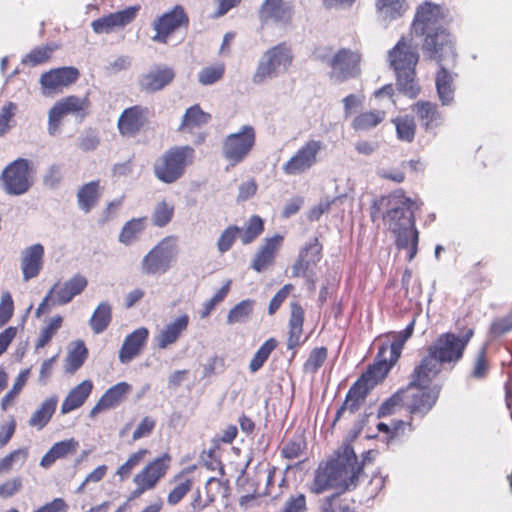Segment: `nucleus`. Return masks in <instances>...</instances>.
<instances>
[{"label": "nucleus", "instance_id": "nucleus-1", "mask_svg": "<svg viewBox=\"0 0 512 512\" xmlns=\"http://www.w3.org/2000/svg\"><path fill=\"white\" fill-rule=\"evenodd\" d=\"M446 24V10L430 1H424L417 6L410 24V36L422 38L424 53L436 62L455 57L452 35Z\"/></svg>", "mask_w": 512, "mask_h": 512}, {"label": "nucleus", "instance_id": "nucleus-2", "mask_svg": "<svg viewBox=\"0 0 512 512\" xmlns=\"http://www.w3.org/2000/svg\"><path fill=\"white\" fill-rule=\"evenodd\" d=\"M416 202L408 197L403 189H397L387 195L374 199L370 205V219L373 223L381 220L383 225L396 237L399 249H407L409 232L415 226Z\"/></svg>", "mask_w": 512, "mask_h": 512}, {"label": "nucleus", "instance_id": "nucleus-3", "mask_svg": "<svg viewBox=\"0 0 512 512\" xmlns=\"http://www.w3.org/2000/svg\"><path fill=\"white\" fill-rule=\"evenodd\" d=\"M370 452H364L362 459L359 460L355 450H342L327 461L321 462L315 471L311 491L315 494L329 489L344 492L356 487L363 467L370 461Z\"/></svg>", "mask_w": 512, "mask_h": 512}, {"label": "nucleus", "instance_id": "nucleus-4", "mask_svg": "<svg viewBox=\"0 0 512 512\" xmlns=\"http://www.w3.org/2000/svg\"><path fill=\"white\" fill-rule=\"evenodd\" d=\"M388 60L396 74L397 89L411 99L416 98L421 91L416 80L419 54L417 45L412 42V37L402 36L388 52Z\"/></svg>", "mask_w": 512, "mask_h": 512}, {"label": "nucleus", "instance_id": "nucleus-5", "mask_svg": "<svg viewBox=\"0 0 512 512\" xmlns=\"http://www.w3.org/2000/svg\"><path fill=\"white\" fill-rule=\"evenodd\" d=\"M472 335L471 329L459 337L450 332L441 334L428 347L427 355L416 367L436 377L441 372L442 364L457 362L462 358L463 351Z\"/></svg>", "mask_w": 512, "mask_h": 512}, {"label": "nucleus", "instance_id": "nucleus-6", "mask_svg": "<svg viewBox=\"0 0 512 512\" xmlns=\"http://www.w3.org/2000/svg\"><path fill=\"white\" fill-rule=\"evenodd\" d=\"M435 378L415 366L408 385L403 389L404 405L411 415H426L436 404L441 386H430Z\"/></svg>", "mask_w": 512, "mask_h": 512}, {"label": "nucleus", "instance_id": "nucleus-7", "mask_svg": "<svg viewBox=\"0 0 512 512\" xmlns=\"http://www.w3.org/2000/svg\"><path fill=\"white\" fill-rule=\"evenodd\" d=\"M194 160L195 150L192 146H172L154 161L153 174L162 183H175L185 175Z\"/></svg>", "mask_w": 512, "mask_h": 512}, {"label": "nucleus", "instance_id": "nucleus-8", "mask_svg": "<svg viewBox=\"0 0 512 512\" xmlns=\"http://www.w3.org/2000/svg\"><path fill=\"white\" fill-rule=\"evenodd\" d=\"M386 375L385 370L379 369L377 365H369L349 388L344 402L335 414L331 427H335L346 411L350 414L356 413L364 405L370 390L381 382Z\"/></svg>", "mask_w": 512, "mask_h": 512}, {"label": "nucleus", "instance_id": "nucleus-9", "mask_svg": "<svg viewBox=\"0 0 512 512\" xmlns=\"http://www.w3.org/2000/svg\"><path fill=\"white\" fill-rule=\"evenodd\" d=\"M33 175L32 162L25 158H18L3 169L0 175V184L8 195H23L32 187L34 182Z\"/></svg>", "mask_w": 512, "mask_h": 512}, {"label": "nucleus", "instance_id": "nucleus-10", "mask_svg": "<svg viewBox=\"0 0 512 512\" xmlns=\"http://www.w3.org/2000/svg\"><path fill=\"white\" fill-rule=\"evenodd\" d=\"M178 254L177 237L170 235L160 240L141 261L144 275H162L172 266Z\"/></svg>", "mask_w": 512, "mask_h": 512}, {"label": "nucleus", "instance_id": "nucleus-11", "mask_svg": "<svg viewBox=\"0 0 512 512\" xmlns=\"http://www.w3.org/2000/svg\"><path fill=\"white\" fill-rule=\"evenodd\" d=\"M291 47L286 42H281L268 49L252 77L255 84H261L269 78L275 77L281 71H287L293 62Z\"/></svg>", "mask_w": 512, "mask_h": 512}, {"label": "nucleus", "instance_id": "nucleus-12", "mask_svg": "<svg viewBox=\"0 0 512 512\" xmlns=\"http://www.w3.org/2000/svg\"><path fill=\"white\" fill-rule=\"evenodd\" d=\"M324 148L325 144L321 140L305 141L282 165L283 173L287 176H299L307 173L318 164Z\"/></svg>", "mask_w": 512, "mask_h": 512}, {"label": "nucleus", "instance_id": "nucleus-13", "mask_svg": "<svg viewBox=\"0 0 512 512\" xmlns=\"http://www.w3.org/2000/svg\"><path fill=\"white\" fill-rule=\"evenodd\" d=\"M256 144V131L251 125H243L236 133L225 137L222 154L231 166H236L248 157Z\"/></svg>", "mask_w": 512, "mask_h": 512}, {"label": "nucleus", "instance_id": "nucleus-14", "mask_svg": "<svg viewBox=\"0 0 512 512\" xmlns=\"http://www.w3.org/2000/svg\"><path fill=\"white\" fill-rule=\"evenodd\" d=\"M88 280L81 274L74 275L64 283L56 282L36 309V316L44 314L50 305H65L81 294L87 287Z\"/></svg>", "mask_w": 512, "mask_h": 512}, {"label": "nucleus", "instance_id": "nucleus-15", "mask_svg": "<svg viewBox=\"0 0 512 512\" xmlns=\"http://www.w3.org/2000/svg\"><path fill=\"white\" fill-rule=\"evenodd\" d=\"M264 229V220L258 215H252L243 228L237 225H229L225 228L217 240V249L220 253L229 251L237 237L243 245L251 244L264 232Z\"/></svg>", "mask_w": 512, "mask_h": 512}, {"label": "nucleus", "instance_id": "nucleus-16", "mask_svg": "<svg viewBox=\"0 0 512 512\" xmlns=\"http://www.w3.org/2000/svg\"><path fill=\"white\" fill-rule=\"evenodd\" d=\"M90 106L91 102L88 96L70 95L57 101L49 111V133L54 135L58 131L62 119L69 114L80 119L85 118L89 115Z\"/></svg>", "mask_w": 512, "mask_h": 512}, {"label": "nucleus", "instance_id": "nucleus-17", "mask_svg": "<svg viewBox=\"0 0 512 512\" xmlns=\"http://www.w3.org/2000/svg\"><path fill=\"white\" fill-rule=\"evenodd\" d=\"M414 326L415 319H412L404 330L400 332H390L389 335L393 338V341L391 343H382L379 346L373 364L377 365L379 369L385 370L387 374L400 358L401 351L406 341L413 335Z\"/></svg>", "mask_w": 512, "mask_h": 512}, {"label": "nucleus", "instance_id": "nucleus-18", "mask_svg": "<svg viewBox=\"0 0 512 512\" xmlns=\"http://www.w3.org/2000/svg\"><path fill=\"white\" fill-rule=\"evenodd\" d=\"M189 16L181 5L174 6L170 11L163 13L153 22V29L156 34L152 39L156 42L166 44L168 38L181 28L189 25Z\"/></svg>", "mask_w": 512, "mask_h": 512}, {"label": "nucleus", "instance_id": "nucleus-19", "mask_svg": "<svg viewBox=\"0 0 512 512\" xmlns=\"http://www.w3.org/2000/svg\"><path fill=\"white\" fill-rule=\"evenodd\" d=\"M79 77L80 72L76 67L64 66L44 72L40 77V84L44 94L60 93L74 84Z\"/></svg>", "mask_w": 512, "mask_h": 512}, {"label": "nucleus", "instance_id": "nucleus-20", "mask_svg": "<svg viewBox=\"0 0 512 512\" xmlns=\"http://www.w3.org/2000/svg\"><path fill=\"white\" fill-rule=\"evenodd\" d=\"M360 55L350 49H340L330 61L331 78L339 82L355 78L360 73Z\"/></svg>", "mask_w": 512, "mask_h": 512}, {"label": "nucleus", "instance_id": "nucleus-21", "mask_svg": "<svg viewBox=\"0 0 512 512\" xmlns=\"http://www.w3.org/2000/svg\"><path fill=\"white\" fill-rule=\"evenodd\" d=\"M150 110L142 105L125 108L117 121V128L121 136H136L149 122Z\"/></svg>", "mask_w": 512, "mask_h": 512}, {"label": "nucleus", "instance_id": "nucleus-22", "mask_svg": "<svg viewBox=\"0 0 512 512\" xmlns=\"http://www.w3.org/2000/svg\"><path fill=\"white\" fill-rule=\"evenodd\" d=\"M170 457L167 454L155 459L134 477L137 488L133 492L134 497L152 489L162 478L169 467Z\"/></svg>", "mask_w": 512, "mask_h": 512}, {"label": "nucleus", "instance_id": "nucleus-23", "mask_svg": "<svg viewBox=\"0 0 512 512\" xmlns=\"http://www.w3.org/2000/svg\"><path fill=\"white\" fill-rule=\"evenodd\" d=\"M140 6H130L124 10L109 13L91 23L92 30L96 34H109L117 28L130 24L137 16Z\"/></svg>", "mask_w": 512, "mask_h": 512}, {"label": "nucleus", "instance_id": "nucleus-24", "mask_svg": "<svg viewBox=\"0 0 512 512\" xmlns=\"http://www.w3.org/2000/svg\"><path fill=\"white\" fill-rule=\"evenodd\" d=\"M283 242L284 236L280 234L266 237L252 259V269L260 273L272 266L275 263L277 253L282 247Z\"/></svg>", "mask_w": 512, "mask_h": 512}, {"label": "nucleus", "instance_id": "nucleus-25", "mask_svg": "<svg viewBox=\"0 0 512 512\" xmlns=\"http://www.w3.org/2000/svg\"><path fill=\"white\" fill-rule=\"evenodd\" d=\"M175 76L176 73L172 67L164 64L155 65L151 70L142 75L139 80V86L142 91L155 93L171 84Z\"/></svg>", "mask_w": 512, "mask_h": 512}, {"label": "nucleus", "instance_id": "nucleus-26", "mask_svg": "<svg viewBox=\"0 0 512 512\" xmlns=\"http://www.w3.org/2000/svg\"><path fill=\"white\" fill-rule=\"evenodd\" d=\"M411 110L427 132H435L444 122L443 115L434 102L419 100L411 106Z\"/></svg>", "mask_w": 512, "mask_h": 512}, {"label": "nucleus", "instance_id": "nucleus-27", "mask_svg": "<svg viewBox=\"0 0 512 512\" xmlns=\"http://www.w3.org/2000/svg\"><path fill=\"white\" fill-rule=\"evenodd\" d=\"M190 317L188 314L179 315L173 321L166 324L155 336V343L158 349H166L175 344L184 332L188 329Z\"/></svg>", "mask_w": 512, "mask_h": 512}, {"label": "nucleus", "instance_id": "nucleus-28", "mask_svg": "<svg viewBox=\"0 0 512 512\" xmlns=\"http://www.w3.org/2000/svg\"><path fill=\"white\" fill-rule=\"evenodd\" d=\"M44 265V247L37 243L25 248L21 254V270L24 281L36 278Z\"/></svg>", "mask_w": 512, "mask_h": 512}, {"label": "nucleus", "instance_id": "nucleus-29", "mask_svg": "<svg viewBox=\"0 0 512 512\" xmlns=\"http://www.w3.org/2000/svg\"><path fill=\"white\" fill-rule=\"evenodd\" d=\"M292 8L283 0H265L259 9V18L262 23L274 21L282 25L290 24L292 21Z\"/></svg>", "mask_w": 512, "mask_h": 512}, {"label": "nucleus", "instance_id": "nucleus-30", "mask_svg": "<svg viewBox=\"0 0 512 512\" xmlns=\"http://www.w3.org/2000/svg\"><path fill=\"white\" fill-rule=\"evenodd\" d=\"M304 320L305 311L302 305L299 302H291L286 342L288 350H294L303 343L301 338L303 335Z\"/></svg>", "mask_w": 512, "mask_h": 512}, {"label": "nucleus", "instance_id": "nucleus-31", "mask_svg": "<svg viewBox=\"0 0 512 512\" xmlns=\"http://www.w3.org/2000/svg\"><path fill=\"white\" fill-rule=\"evenodd\" d=\"M149 337V331L146 327H140L126 336L119 351V360L121 363H128L135 358L145 346Z\"/></svg>", "mask_w": 512, "mask_h": 512}, {"label": "nucleus", "instance_id": "nucleus-32", "mask_svg": "<svg viewBox=\"0 0 512 512\" xmlns=\"http://www.w3.org/2000/svg\"><path fill=\"white\" fill-rule=\"evenodd\" d=\"M131 385L126 382H120L110 387L91 409L90 415L95 416L102 410L114 408L119 405L130 392Z\"/></svg>", "mask_w": 512, "mask_h": 512}, {"label": "nucleus", "instance_id": "nucleus-33", "mask_svg": "<svg viewBox=\"0 0 512 512\" xmlns=\"http://www.w3.org/2000/svg\"><path fill=\"white\" fill-rule=\"evenodd\" d=\"M103 190L99 179L81 185L76 194L80 210L89 213L100 201Z\"/></svg>", "mask_w": 512, "mask_h": 512}, {"label": "nucleus", "instance_id": "nucleus-34", "mask_svg": "<svg viewBox=\"0 0 512 512\" xmlns=\"http://www.w3.org/2000/svg\"><path fill=\"white\" fill-rule=\"evenodd\" d=\"M93 390L91 380H84L72 388L61 404V413L68 414L84 405Z\"/></svg>", "mask_w": 512, "mask_h": 512}, {"label": "nucleus", "instance_id": "nucleus-35", "mask_svg": "<svg viewBox=\"0 0 512 512\" xmlns=\"http://www.w3.org/2000/svg\"><path fill=\"white\" fill-rule=\"evenodd\" d=\"M58 405V397L52 395L41 402L39 407L32 413L28 424L38 430L43 429L53 417Z\"/></svg>", "mask_w": 512, "mask_h": 512}, {"label": "nucleus", "instance_id": "nucleus-36", "mask_svg": "<svg viewBox=\"0 0 512 512\" xmlns=\"http://www.w3.org/2000/svg\"><path fill=\"white\" fill-rule=\"evenodd\" d=\"M442 62H438L440 69L436 73L435 84L442 105H449L454 99V79L452 74L443 67Z\"/></svg>", "mask_w": 512, "mask_h": 512}, {"label": "nucleus", "instance_id": "nucleus-37", "mask_svg": "<svg viewBox=\"0 0 512 512\" xmlns=\"http://www.w3.org/2000/svg\"><path fill=\"white\" fill-rule=\"evenodd\" d=\"M147 228V217H138L132 218L128 220L123 227L118 236V240L120 243L128 246L139 240L141 235Z\"/></svg>", "mask_w": 512, "mask_h": 512}, {"label": "nucleus", "instance_id": "nucleus-38", "mask_svg": "<svg viewBox=\"0 0 512 512\" xmlns=\"http://www.w3.org/2000/svg\"><path fill=\"white\" fill-rule=\"evenodd\" d=\"M385 118L386 112L384 110L362 111L353 118L351 127L358 132L369 131L380 125Z\"/></svg>", "mask_w": 512, "mask_h": 512}, {"label": "nucleus", "instance_id": "nucleus-39", "mask_svg": "<svg viewBox=\"0 0 512 512\" xmlns=\"http://www.w3.org/2000/svg\"><path fill=\"white\" fill-rule=\"evenodd\" d=\"M210 119L211 115L207 112H204L199 104H195L185 111L182 117V121L178 127V131L191 132L194 128H199L207 124Z\"/></svg>", "mask_w": 512, "mask_h": 512}, {"label": "nucleus", "instance_id": "nucleus-40", "mask_svg": "<svg viewBox=\"0 0 512 512\" xmlns=\"http://www.w3.org/2000/svg\"><path fill=\"white\" fill-rule=\"evenodd\" d=\"M59 49V45L55 42H49L43 46H36L27 53L22 59V64L35 67L47 63L53 53Z\"/></svg>", "mask_w": 512, "mask_h": 512}, {"label": "nucleus", "instance_id": "nucleus-41", "mask_svg": "<svg viewBox=\"0 0 512 512\" xmlns=\"http://www.w3.org/2000/svg\"><path fill=\"white\" fill-rule=\"evenodd\" d=\"M375 7L385 19L389 20L402 17L409 9L407 0H375Z\"/></svg>", "mask_w": 512, "mask_h": 512}, {"label": "nucleus", "instance_id": "nucleus-42", "mask_svg": "<svg viewBox=\"0 0 512 512\" xmlns=\"http://www.w3.org/2000/svg\"><path fill=\"white\" fill-rule=\"evenodd\" d=\"M112 320V308L107 302L100 303L93 312L89 324L95 334H100L107 329Z\"/></svg>", "mask_w": 512, "mask_h": 512}, {"label": "nucleus", "instance_id": "nucleus-43", "mask_svg": "<svg viewBox=\"0 0 512 512\" xmlns=\"http://www.w3.org/2000/svg\"><path fill=\"white\" fill-rule=\"evenodd\" d=\"M88 350L83 341L75 343L72 350L68 352L65 361V371L69 374L75 373L85 362Z\"/></svg>", "mask_w": 512, "mask_h": 512}, {"label": "nucleus", "instance_id": "nucleus-44", "mask_svg": "<svg viewBox=\"0 0 512 512\" xmlns=\"http://www.w3.org/2000/svg\"><path fill=\"white\" fill-rule=\"evenodd\" d=\"M396 127L398 139L405 142H412L416 133V123L409 115L399 116L393 120Z\"/></svg>", "mask_w": 512, "mask_h": 512}, {"label": "nucleus", "instance_id": "nucleus-45", "mask_svg": "<svg viewBox=\"0 0 512 512\" xmlns=\"http://www.w3.org/2000/svg\"><path fill=\"white\" fill-rule=\"evenodd\" d=\"M328 357V349L324 346L313 348L306 361L303 363V371L306 374H315L325 363Z\"/></svg>", "mask_w": 512, "mask_h": 512}, {"label": "nucleus", "instance_id": "nucleus-46", "mask_svg": "<svg viewBox=\"0 0 512 512\" xmlns=\"http://www.w3.org/2000/svg\"><path fill=\"white\" fill-rule=\"evenodd\" d=\"M255 301L245 299L230 309L227 315V323L235 324L246 321L253 313Z\"/></svg>", "mask_w": 512, "mask_h": 512}, {"label": "nucleus", "instance_id": "nucleus-47", "mask_svg": "<svg viewBox=\"0 0 512 512\" xmlns=\"http://www.w3.org/2000/svg\"><path fill=\"white\" fill-rule=\"evenodd\" d=\"M175 207L165 200L158 202L152 213V222L156 227H165L173 219Z\"/></svg>", "mask_w": 512, "mask_h": 512}, {"label": "nucleus", "instance_id": "nucleus-48", "mask_svg": "<svg viewBox=\"0 0 512 512\" xmlns=\"http://www.w3.org/2000/svg\"><path fill=\"white\" fill-rule=\"evenodd\" d=\"M277 341L275 338H269L266 340L260 348L256 351L253 358L249 363V369L251 372L258 371L269 358L270 354L276 349Z\"/></svg>", "mask_w": 512, "mask_h": 512}, {"label": "nucleus", "instance_id": "nucleus-49", "mask_svg": "<svg viewBox=\"0 0 512 512\" xmlns=\"http://www.w3.org/2000/svg\"><path fill=\"white\" fill-rule=\"evenodd\" d=\"M225 70L226 66L222 62L206 66L198 73V81L204 86L213 85L224 77Z\"/></svg>", "mask_w": 512, "mask_h": 512}, {"label": "nucleus", "instance_id": "nucleus-50", "mask_svg": "<svg viewBox=\"0 0 512 512\" xmlns=\"http://www.w3.org/2000/svg\"><path fill=\"white\" fill-rule=\"evenodd\" d=\"M63 323V317L60 315L54 316L50 319L49 323L43 327L40 331L39 337L36 341V349L45 347L61 328Z\"/></svg>", "mask_w": 512, "mask_h": 512}, {"label": "nucleus", "instance_id": "nucleus-51", "mask_svg": "<svg viewBox=\"0 0 512 512\" xmlns=\"http://www.w3.org/2000/svg\"><path fill=\"white\" fill-rule=\"evenodd\" d=\"M377 428L380 432L386 434L385 441L387 444L391 443L393 440H400L405 436V430L409 431L412 429L411 423H405L403 421H398L393 423V427L391 428L389 425L385 423H379Z\"/></svg>", "mask_w": 512, "mask_h": 512}, {"label": "nucleus", "instance_id": "nucleus-52", "mask_svg": "<svg viewBox=\"0 0 512 512\" xmlns=\"http://www.w3.org/2000/svg\"><path fill=\"white\" fill-rule=\"evenodd\" d=\"M402 407H405L404 395L403 389H399L380 405L377 416L379 418L390 416Z\"/></svg>", "mask_w": 512, "mask_h": 512}, {"label": "nucleus", "instance_id": "nucleus-53", "mask_svg": "<svg viewBox=\"0 0 512 512\" xmlns=\"http://www.w3.org/2000/svg\"><path fill=\"white\" fill-rule=\"evenodd\" d=\"M317 265V256L311 259L307 258V253L300 251L299 256L292 266V276L300 277L305 276L309 271Z\"/></svg>", "mask_w": 512, "mask_h": 512}, {"label": "nucleus", "instance_id": "nucleus-54", "mask_svg": "<svg viewBox=\"0 0 512 512\" xmlns=\"http://www.w3.org/2000/svg\"><path fill=\"white\" fill-rule=\"evenodd\" d=\"M321 512H352V510L346 499L335 494L324 500Z\"/></svg>", "mask_w": 512, "mask_h": 512}, {"label": "nucleus", "instance_id": "nucleus-55", "mask_svg": "<svg viewBox=\"0 0 512 512\" xmlns=\"http://www.w3.org/2000/svg\"><path fill=\"white\" fill-rule=\"evenodd\" d=\"M407 165H410L412 168H416L417 162L416 161H402L400 164V168L391 169V170H382L379 173V176L382 179L389 180L395 183H402L405 181L406 175H405V168Z\"/></svg>", "mask_w": 512, "mask_h": 512}, {"label": "nucleus", "instance_id": "nucleus-56", "mask_svg": "<svg viewBox=\"0 0 512 512\" xmlns=\"http://www.w3.org/2000/svg\"><path fill=\"white\" fill-rule=\"evenodd\" d=\"M17 105L13 102H8L0 111V137L3 136L12 127L11 122L15 116Z\"/></svg>", "mask_w": 512, "mask_h": 512}, {"label": "nucleus", "instance_id": "nucleus-57", "mask_svg": "<svg viewBox=\"0 0 512 512\" xmlns=\"http://www.w3.org/2000/svg\"><path fill=\"white\" fill-rule=\"evenodd\" d=\"M14 302L9 292H5L0 300V327L4 326L13 316Z\"/></svg>", "mask_w": 512, "mask_h": 512}, {"label": "nucleus", "instance_id": "nucleus-58", "mask_svg": "<svg viewBox=\"0 0 512 512\" xmlns=\"http://www.w3.org/2000/svg\"><path fill=\"white\" fill-rule=\"evenodd\" d=\"M192 487V481L186 479L183 482L178 483L172 491L168 494L167 501L170 505L178 504L184 496L189 492Z\"/></svg>", "mask_w": 512, "mask_h": 512}, {"label": "nucleus", "instance_id": "nucleus-59", "mask_svg": "<svg viewBox=\"0 0 512 512\" xmlns=\"http://www.w3.org/2000/svg\"><path fill=\"white\" fill-rule=\"evenodd\" d=\"M142 456L143 452L139 450L138 452L132 454L128 460L118 468L116 474L120 477L121 480H124L130 476L134 467L139 464Z\"/></svg>", "mask_w": 512, "mask_h": 512}, {"label": "nucleus", "instance_id": "nucleus-60", "mask_svg": "<svg viewBox=\"0 0 512 512\" xmlns=\"http://www.w3.org/2000/svg\"><path fill=\"white\" fill-rule=\"evenodd\" d=\"M100 144V139L94 130H88L78 142V147L84 151L89 152L95 150Z\"/></svg>", "mask_w": 512, "mask_h": 512}, {"label": "nucleus", "instance_id": "nucleus-61", "mask_svg": "<svg viewBox=\"0 0 512 512\" xmlns=\"http://www.w3.org/2000/svg\"><path fill=\"white\" fill-rule=\"evenodd\" d=\"M156 425V421L154 418L150 416H146L142 419V421L138 424L137 428L134 430L132 438L134 440L149 436L154 430Z\"/></svg>", "mask_w": 512, "mask_h": 512}, {"label": "nucleus", "instance_id": "nucleus-62", "mask_svg": "<svg viewBox=\"0 0 512 512\" xmlns=\"http://www.w3.org/2000/svg\"><path fill=\"white\" fill-rule=\"evenodd\" d=\"M16 420L13 416L0 425V446L6 445L16 431Z\"/></svg>", "mask_w": 512, "mask_h": 512}, {"label": "nucleus", "instance_id": "nucleus-63", "mask_svg": "<svg viewBox=\"0 0 512 512\" xmlns=\"http://www.w3.org/2000/svg\"><path fill=\"white\" fill-rule=\"evenodd\" d=\"M306 498L303 494L291 496L286 502L283 512H305Z\"/></svg>", "mask_w": 512, "mask_h": 512}, {"label": "nucleus", "instance_id": "nucleus-64", "mask_svg": "<svg viewBox=\"0 0 512 512\" xmlns=\"http://www.w3.org/2000/svg\"><path fill=\"white\" fill-rule=\"evenodd\" d=\"M22 487V480L20 478H13L7 480L0 485V497L8 498L16 494Z\"/></svg>", "mask_w": 512, "mask_h": 512}]
</instances>
